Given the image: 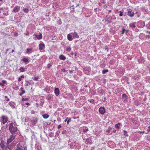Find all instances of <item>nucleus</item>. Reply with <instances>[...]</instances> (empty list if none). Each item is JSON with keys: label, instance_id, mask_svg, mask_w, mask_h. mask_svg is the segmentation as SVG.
Wrapping results in <instances>:
<instances>
[{"label": "nucleus", "instance_id": "63", "mask_svg": "<svg viewBox=\"0 0 150 150\" xmlns=\"http://www.w3.org/2000/svg\"><path fill=\"white\" fill-rule=\"evenodd\" d=\"M9 98H8L7 100V101H9Z\"/></svg>", "mask_w": 150, "mask_h": 150}, {"label": "nucleus", "instance_id": "3", "mask_svg": "<svg viewBox=\"0 0 150 150\" xmlns=\"http://www.w3.org/2000/svg\"><path fill=\"white\" fill-rule=\"evenodd\" d=\"M1 117L2 119V123H3V125H4L8 121V117L6 116H2Z\"/></svg>", "mask_w": 150, "mask_h": 150}, {"label": "nucleus", "instance_id": "19", "mask_svg": "<svg viewBox=\"0 0 150 150\" xmlns=\"http://www.w3.org/2000/svg\"><path fill=\"white\" fill-rule=\"evenodd\" d=\"M13 103L11 101L9 103V104L10 105L11 107L12 108H15V106L13 105Z\"/></svg>", "mask_w": 150, "mask_h": 150}, {"label": "nucleus", "instance_id": "23", "mask_svg": "<svg viewBox=\"0 0 150 150\" xmlns=\"http://www.w3.org/2000/svg\"><path fill=\"white\" fill-rule=\"evenodd\" d=\"M24 77V76L23 75H22L20 77H19L18 79V82H20L21 81V79L22 78H23Z\"/></svg>", "mask_w": 150, "mask_h": 150}, {"label": "nucleus", "instance_id": "50", "mask_svg": "<svg viewBox=\"0 0 150 150\" xmlns=\"http://www.w3.org/2000/svg\"><path fill=\"white\" fill-rule=\"evenodd\" d=\"M24 149H23V148L22 146V150H25L26 147H24Z\"/></svg>", "mask_w": 150, "mask_h": 150}, {"label": "nucleus", "instance_id": "31", "mask_svg": "<svg viewBox=\"0 0 150 150\" xmlns=\"http://www.w3.org/2000/svg\"><path fill=\"white\" fill-rule=\"evenodd\" d=\"M29 82L28 81H26V82L24 84V86L25 87V88H26V87L28 85V83Z\"/></svg>", "mask_w": 150, "mask_h": 150}, {"label": "nucleus", "instance_id": "25", "mask_svg": "<svg viewBox=\"0 0 150 150\" xmlns=\"http://www.w3.org/2000/svg\"><path fill=\"white\" fill-rule=\"evenodd\" d=\"M24 12L26 13H28L29 11V9L27 8H24L23 9Z\"/></svg>", "mask_w": 150, "mask_h": 150}, {"label": "nucleus", "instance_id": "11", "mask_svg": "<svg viewBox=\"0 0 150 150\" xmlns=\"http://www.w3.org/2000/svg\"><path fill=\"white\" fill-rule=\"evenodd\" d=\"M54 93L57 96H58L59 95V91L58 88H56L55 89Z\"/></svg>", "mask_w": 150, "mask_h": 150}, {"label": "nucleus", "instance_id": "49", "mask_svg": "<svg viewBox=\"0 0 150 150\" xmlns=\"http://www.w3.org/2000/svg\"><path fill=\"white\" fill-rule=\"evenodd\" d=\"M106 3V2L105 1L103 0L101 1V3L103 4H105Z\"/></svg>", "mask_w": 150, "mask_h": 150}, {"label": "nucleus", "instance_id": "24", "mask_svg": "<svg viewBox=\"0 0 150 150\" xmlns=\"http://www.w3.org/2000/svg\"><path fill=\"white\" fill-rule=\"evenodd\" d=\"M120 125V123H119L117 124H116L115 125V127L117 129H120V127L119 125Z\"/></svg>", "mask_w": 150, "mask_h": 150}, {"label": "nucleus", "instance_id": "43", "mask_svg": "<svg viewBox=\"0 0 150 150\" xmlns=\"http://www.w3.org/2000/svg\"><path fill=\"white\" fill-rule=\"evenodd\" d=\"M66 130H64L62 131V134H64V133H66Z\"/></svg>", "mask_w": 150, "mask_h": 150}, {"label": "nucleus", "instance_id": "28", "mask_svg": "<svg viewBox=\"0 0 150 150\" xmlns=\"http://www.w3.org/2000/svg\"><path fill=\"white\" fill-rule=\"evenodd\" d=\"M123 131L124 132V135L125 136V137H128V135L126 131L125 130H124Z\"/></svg>", "mask_w": 150, "mask_h": 150}, {"label": "nucleus", "instance_id": "17", "mask_svg": "<svg viewBox=\"0 0 150 150\" xmlns=\"http://www.w3.org/2000/svg\"><path fill=\"white\" fill-rule=\"evenodd\" d=\"M22 61L25 63H28L29 62V59L28 58L24 57L22 59Z\"/></svg>", "mask_w": 150, "mask_h": 150}, {"label": "nucleus", "instance_id": "55", "mask_svg": "<svg viewBox=\"0 0 150 150\" xmlns=\"http://www.w3.org/2000/svg\"><path fill=\"white\" fill-rule=\"evenodd\" d=\"M68 118H67L66 119H65L64 120V122H66V121H67V120Z\"/></svg>", "mask_w": 150, "mask_h": 150}, {"label": "nucleus", "instance_id": "12", "mask_svg": "<svg viewBox=\"0 0 150 150\" xmlns=\"http://www.w3.org/2000/svg\"><path fill=\"white\" fill-rule=\"evenodd\" d=\"M20 9V7L18 6H15L13 8V11L15 12L18 11Z\"/></svg>", "mask_w": 150, "mask_h": 150}, {"label": "nucleus", "instance_id": "9", "mask_svg": "<svg viewBox=\"0 0 150 150\" xmlns=\"http://www.w3.org/2000/svg\"><path fill=\"white\" fill-rule=\"evenodd\" d=\"M33 52V48H28L26 50V53L28 54H30Z\"/></svg>", "mask_w": 150, "mask_h": 150}, {"label": "nucleus", "instance_id": "54", "mask_svg": "<svg viewBox=\"0 0 150 150\" xmlns=\"http://www.w3.org/2000/svg\"><path fill=\"white\" fill-rule=\"evenodd\" d=\"M146 37H148L149 38H150V35H146Z\"/></svg>", "mask_w": 150, "mask_h": 150}, {"label": "nucleus", "instance_id": "26", "mask_svg": "<svg viewBox=\"0 0 150 150\" xmlns=\"http://www.w3.org/2000/svg\"><path fill=\"white\" fill-rule=\"evenodd\" d=\"M127 95L125 94H123L122 95V99H124L125 100L127 98Z\"/></svg>", "mask_w": 150, "mask_h": 150}, {"label": "nucleus", "instance_id": "6", "mask_svg": "<svg viewBox=\"0 0 150 150\" xmlns=\"http://www.w3.org/2000/svg\"><path fill=\"white\" fill-rule=\"evenodd\" d=\"M38 121V119L37 118H34L31 120V124L33 125H35L37 123Z\"/></svg>", "mask_w": 150, "mask_h": 150}, {"label": "nucleus", "instance_id": "61", "mask_svg": "<svg viewBox=\"0 0 150 150\" xmlns=\"http://www.w3.org/2000/svg\"><path fill=\"white\" fill-rule=\"evenodd\" d=\"M56 121V120H54L53 121V122L54 123H55Z\"/></svg>", "mask_w": 150, "mask_h": 150}, {"label": "nucleus", "instance_id": "59", "mask_svg": "<svg viewBox=\"0 0 150 150\" xmlns=\"http://www.w3.org/2000/svg\"><path fill=\"white\" fill-rule=\"evenodd\" d=\"M8 98V97L7 96H5V98Z\"/></svg>", "mask_w": 150, "mask_h": 150}, {"label": "nucleus", "instance_id": "39", "mask_svg": "<svg viewBox=\"0 0 150 150\" xmlns=\"http://www.w3.org/2000/svg\"><path fill=\"white\" fill-rule=\"evenodd\" d=\"M52 66V65L50 64H47V67L49 68H50Z\"/></svg>", "mask_w": 150, "mask_h": 150}, {"label": "nucleus", "instance_id": "36", "mask_svg": "<svg viewBox=\"0 0 150 150\" xmlns=\"http://www.w3.org/2000/svg\"><path fill=\"white\" fill-rule=\"evenodd\" d=\"M119 12L120 13L119 16H123V12L121 11H120Z\"/></svg>", "mask_w": 150, "mask_h": 150}, {"label": "nucleus", "instance_id": "64", "mask_svg": "<svg viewBox=\"0 0 150 150\" xmlns=\"http://www.w3.org/2000/svg\"><path fill=\"white\" fill-rule=\"evenodd\" d=\"M73 54H73V53H71V55H73Z\"/></svg>", "mask_w": 150, "mask_h": 150}, {"label": "nucleus", "instance_id": "8", "mask_svg": "<svg viewBox=\"0 0 150 150\" xmlns=\"http://www.w3.org/2000/svg\"><path fill=\"white\" fill-rule=\"evenodd\" d=\"M0 147H1L2 149L4 150L6 149V146L4 145V142H1L0 144Z\"/></svg>", "mask_w": 150, "mask_h": 150}, {"label": "nucleus", "instance_id": "42", "mask_svg": "<svg viewBox=\"0 0 150 150\" xmlns=\"http://www.w3.org/2000/svg\"><path fill=\"white\" fill-rule=\"evenodd\" d=\"M138 132L140 134H143L144 133V131H139Z\"/></svg>", "mask_w": 150, "mask_h": 150}, {"label": "nucleus", "instance_id": "20", "mask_svg": "<svg viewBox=\"0 0 150 150\" xmlns=\"http://www.w3.org/2000/svg\"><path fill=\"white\" fill-rule=\"evenodd\" d=\"M67 39L69 41H71L72 39V36L71 35L69 34H68L67 35Z\"/></svg>", "mask_w": 150, "mask_h": 150}, {"label": "nucleus", "instance_id": "58", "mask_svg": "<svg viewBox=\"0 0 150 150\" xmlns=\"http://www.w3.org/2000/svg\"><path fill=\"white\" fill-rule=\"evenodd\" d=\"M108 12H111V10H109L108 11Z\"/></svg>", "mask_w": 150, "mask_h": 150}, {"label": "nucleus", "instance_id": "57", "mask_svg": "<svg viewBox=\"0 0 150 150\" xmlns=\"http://www.w3.org/2000/svg\"><path fill=\"white\" fill-rule=\"evenodd\" d=\"M79 6V4H77L76 6V7H77L78 6Z\"/></svg>", "mask_w": 150, "mask_h": 150}, {"label": "nucleus", "instance_id": "37", "mask_svg": "<svg viewBox=\"0 0 150 150\" xmlns=\"http://www.w3.org/2000/svg\"><path fill=\"white\" fill-rule=\"evenodd\" d=\"M88 131V129L87 128L85 129H83V131L84 132H87Z\"/></svg>", "mask_w": 150, "mask_h": 150}, {"label": "nucleus", "instance_id": "48", "mask_svg": "<svg viewBox=\"0 0 150 150\" xmlns=\"http://www.w3.org/2000/svg\"><path fill=\"white\" fill-rule=\"evenodd\" d=\"M107 131L108 133H110V129H108L107 130Z\"/></svg>", "mask_w": 150, "mask_h": 150}, {"label": "nucleus", "instance_id": "15", "mask_svg": "<svg viewBox=\"0 0 150 150\" xmlns=\"http://www.w3.org/2000/svg\"><path fill=\"white\" fill-rule=\"evenodd\" d=\"M21 91H22V92L19 93V95L21 96H22L23 94L25 93V91L23 90V87H21L20 88Z\"/></svg>", "mask_w": 150, "mask_h": 150}, {"label": "nucleus", "instance_id": "22", "mask_svg": "<svg viewBox=\"0 0 150 150\" xmlns=\"http://www.w3.org/2000/svg\"><path fill=\"white\" fill-rule=\"evenodd\" d=\"M136 23H131L130 24V27L132 28H134L135 27V24Z\"/></svg>", "mask_w": 150, "mask_h": 150}, {"label": "nucleus", "instance_id": "44", "mask_svg": "<svg viewBox=\"0 0 150 150\" xmlns=\"http://www.w3.org/2000/svg\"><path fill=\"white\" fill-rule=\"evenodd\" d=\"M18 35V34L17 33H15L14 34V36H17Z\"/></svg>", "mask_w": 150, "mask_h": 150}, {"label": "nucleus", "instance_id": "40", "mask_svg": "<svg viewBox=\"0 0 150 150\" xmlns=\"http://www.w3.org/2000/svg\"><path fill=\"white\" fill-rule=\"evenodd\" d=\"M19 88V87L18 86H17L15 87L14 89L16 90H17Z\"/></svg>", "mask_w": 150, "mask_h": 150}, {"label": "nucleus", "instance_id": "46", "mask_svg": "<svg viewBox=\"0 0 150 150\" xmlns=\"http://www.w3.org/2000/svg\"><path fill=\"white\" fill-rule=\"evenodd\" d=\"M125 31V29H123L122 30V34H123Z\"/></svg>", "mask_w": 150, "mask_h": 150}, {"label": "nucleus", "instance_id": "53", "mask_svg": "<svg viewBox=\"0 0 150 150\" xmlns=\"http://www.w3.org/2000/svg\"><path fill=\"white\" fill-rule=\"evenodd\" d=\"M113 132L114 133H115L116 132V130H113Z\"/></svg>", "mask_w": 150, "mask_h": 150}, {"label": "nucleus", "instance_id": "34", "mask_svg": "<svg viewBox=\"0 0 150 150\" xmlns=\"http://www.w3.org/2000/svg\"><path fill=\"white\" fill-rule=\"evenodd\" d=\"M51 95H49L47 97L48 100H50L51 99Z\"/></svg>", "mask_w": 150, "mask_h": 150}, {"label": "nucleus", "instance_id": "2", "mask_svg": "<svg viewBox=\"0 0 150 150\" xmlns=\"http://www.w3.org/2000/svg\"><path fill=\"white\" fill-rule=\"evenodd\" d=\"M99 113L102 115L104 114L105 112V110L104 107H101L99 109Z\"/></svg>", "mask_w": 150, "mask_h": 150}, {"label": "nucleus", "instance_id": "45", "mask_svg": "<svg viewBox=\"0 0 150 150\" xmlns=\"http://www.w3.org/2000/svg\"><path fill=\"white\" fill-rule=\"evenodd\" d=\"M61 127H62L61 125H58V126L57 127V128L58 129H59L60 128H61Z\"/></svg>", "mask_w": 150, "mask_h": 150}, {"label": "nucleus", "instance_id": "1", "mask_svg": "<svg viewBox=\"0 0 150 150\" xmlns=\"http://www.w3.org/2000/svg\"><path fill=\"white\" fill-rule=\"evenodd\" d=\"M9 130L10 132L12 133H14L16 132L17 130V128L15 125H13V123H11L9 127Z\"/></svg>", "mask_w": 150, "mask_h": 150}, {"label": "nucleus", "instance_id": "52", "mask_svg": "<svg viewBox=\"0 0 150 150\" xmlns=\"http://www.w3.org/2000/svg\"><path fill=\"white\" fill-rule=\"evenodd\" d=\"M25 104L28 105H30V104L28 103H26Z\"/></svg>", "mask_w": 150, "mask_h": 150}, {"label": "nucleus", "instance_id": "33", "mask_svg": "<svg viewBox=\"0 0 150 150\" xmlns=\"http://www.w3.org/2000/svg\"><path fill=\"white\" fill-rule=\"evenodd\" d=\"M28 100V98H23L22 99V100L23 101H27Z\"/></svg>", "mask_w": 150, "mask_h": 150}, {"label": "nucleus", "instance_id": "14", "mask_svg": "<svg viewBox=\"0 0 150 150\" xmlns=\"http://www.w3.org/2000/svg\"><path fill=\"white\" fill-rule=\"evenodd\" d=\"M59 59L63 60H65L66 59V57L63 54H61L59 55Z\"/></svg>", "mask_w": 150, "mask_h": 150}, {"label": "nucleus", "instance_id": "13", "mask_svg": "<svg viewBox=\"0 0 150 150\" xmlns=\"http://www.w3.org/2000/svg\"><path fill=\"white\" fill-rule=\"evenodd\" d=\"M73 38H79V35H78L77 33L76 32H74L73 33Z\"/></svg>", "mask_w": 150, "mask_h": 150}, {"label": "nucleus", "instance_id": "21", "mask_svg": "<svg viewBox=\"0 0 150 150\" xmlns=\"http://www.w3.org/2000/svg\"><path fill=\"white\" fill-rule=\"evenodd\" d=\"M42 116L43 118L44 119H47L49 117V115L46 114L43 115Z\"/></svg>", "mask_w": 150, "mask_h": 150}, {"label": "nucleus", "instance_id": "7", "mask_svg": "<svg viewBox=\"0 0 150 150\" xmlns=\"http://www.w3.org/2000/svg\"><path fill=\"white\" fill-rule=\"evenodd\" d=\"M45 48V45L43 43H40L39 45V49L40 50H44Z\"/></svg>", "mask_w": 150, "mask_h": 150}, {"label": "nucleus", "instance_id": "29", "mask_svg": "<svg viewBox=\"0 0 150 150\" xmlns=\"http://www.w3.org/2000/svg\"><path fill=\"white\" fill-rule=\"evenodd\" d=\"M90 142V140L89 139H86L85 141V143L86 144H88Z\"/></svg>", "mask_w": 150, "mask_h": 150}, {"label": "nucleus", "instance_id": "35", "mask_svg": "<svg viewBox=\"0 0 150 150\" xmlns=\"http://www.w3.org/2000/svg\"><path fill=\"white\" fill-rule=\"evenodd\" d=\"M88 101H89V102L90 103H94V100L93 99H91V100H88Z\"/></svg>", "mask_w": 150, "mask_h": 150}, {"label": "nucleus", "instance_id": "56", "mask_svg": "<svg viewBox=\"0 0 150 150\" xmlns=\"http://www.w3.org/2000/svg\"><path fill=\"white\" fill-rule=\"evenodd\" d=\"M101 5V3H99V6H100Z\"/></svg>", "mask_w": 150, "mask_h": 150}, {"label": "nucleus", "instance_id": "30", "mask_svg": "<svg viewBox=\"0 0 150 150\" xmlns=\"http://www.w3.org/2000/svg\"><path fill=\"white\" fill-rule=\"evenodd\" d=\"M71 50V48L70 47H67L66 48V50L68 52L70 51Z\"/></svg>", "mask_w": 150, "mask_h": 150}, {"label": "nucleus", "instance_id": "38", "mask_svg": "<svg viewBox=\"0 0 150 150\" xmlns=\"http://www.w3.org/2000/svg\"><path fill=\"white\" fill-rule=\"evenodd\" d=\"M148 132L147 133H146V134H147L148 133V132L150 131V125L148 127V129H147Z\"/></svg>", "mask_w": 150, "mask_h": 150}, {"label": "nucleus", "instance_id": "51", "mask_svg": "<svg viewBox=\"0 0 150 150\" xmlns=\"http://www.w3.org/2000/svg\"><path fill=\"white\" fill-rule=\"evenodd\" d=\"M31 113L32 114H34L35 113V111L34 110H32L31 112Z\"/></svg>", "mask_w": 150, "mask_h": 150}, {"label": "nucleus", "instance_id": "62", "mask_svg": "<svg viewBox=\"0 0 150 150\" xmlns=\"http://www.w3.org/2000/svg\"><path fill=\"white\" fill-rule=\"evenodd\" d=\"M14 52V50H12V52Z\"/></svg>", "mask_w": 150, "mask_h": 150}, {"label": "nucleus", "instance_id": "4", "mask_svg": "<svg viewBox=\"0 0 150 150\" xmlns=\"http://www.w3.org/2000/svg\"><path fill=\"white\" fill-rule=\"evenodd\" d=\"M15 138V136L14 134H12L10 136V138L8 139L7 141V143H10Z\"/></svg>", "mask_w": 150, "mask_h": 150}, {"label": "nucleus", "instance_id": "5", "mask_svg": "<svg viewBox=\"0 0 150 150\" xmlns=\"http://www.w3.org/2000/svg\"><path fill=\"white\" fill-rule=\"evenodd\" d=\"M127 15L130 16L132 17L134 16V12L132 11V10L130 8L127 9Z\"/></svg>", "mask_w": 150, "mask_h": 150}, {"label": "nucleus", "instance_id": "16", "mask_svg": "<svg viewBox=\"0 0 150 150\" xmlns=\"http://www.w3.org/2000/svg\"><path fill=\"white\" fill-rule=\"evenodd\" d=\"M6 81L4 80H3L0 83V85L3 86H4V85L6 83Z\"/></svg>", "mask_w": 150, "mask_h": 150}, {"label": "nucleus", "instance_id": "10", "mask_svg": "<svg viewBox=\"0 0 150 150\" xmlns=\"http://www.w3.org/2000/svg\"><path fill=\"white\" fill-rule=\"evenodd\" d=\"M34 35L38 40H40L42 38V35L41 33H39V35H38L35 33L34 34Z\"/></svg>", "mask_w": 150, "mask_h": 150}, {"label": "nucleus", "instance_id": "60", "mask_svg": "<svg viewBox=\"0 0 150 150\" xmlns=\"http://www.w3.org/2000/svg\"><path fill=\"white\" fill-rule=\"evenodd\" d=\"M72 72V71H69V72L70 73H71Z\"/></svg>", "mask_w": 150, "mask_h": 150}, {"label": "nucleus", "instance_id": "47", "mask_svg": "<svg viewBox=\"0 0 150 150\" xmlns=\"http://www.w3.org/2000/svg\"><path fill=\"white\" fill-rule=\"evenodd\" d=\"M62 71L63 72H66L67 71H66V69H62Z\"/></svg>", "mask_w": 150, "mask_h": 150}, {"label": "nucleus", "instance_id": "27", "mask_svg": "<svg viewBox=\"0 0 150 150\" xmlns=\"http://www.w3.org/2000/svg\"><path fill=\"white\" fill-rule=\"evenodd\" d=\"M108 69H104L102 71V73L103 74H104L108 72Z\"/></svg>", "mask_w": 150, "mask_h": 150}, {"label": "nucleus", "instance_id": "32", "mask_svg": "<svg viewBox=\"0 0 150 150\" xmlns=\"http://www.w3.org/2000/svg\"><path fill=\"white\" fill-rule=\"evenodd\" d=\"M38 78H39V77L38 76H34V81H37L38 79Z\"/></svg>", "mask_w": 150, "mask_h": 150}, {"label": "nucleus", "instance_id": "41", "mask_svg": "<svg viewBox=\"0 0 150 150\" xmlns=\"http://www.w3.org/2000/svg\"><path fill=\"white\" fill-rule=\"evenodd\" d=\"M71 118H70L69 119V120H68L67 121V124H68L69 122H70L71 121Z\"/></svg>", "mask_w": 150, "mask_h": 150}, {"label": "nucleus", "instance_id": "18", "mask_svg": "<svg viewBox=\"0 0 150 150\" xmlns=\"http://www.w3.org/2000/svg\"><path fill=\"white\" fill-rule=\"evenodd\" d=\"M19 70L21 72H24L26 71V69L24 67H23L20 68Z\"/></svg>", "mask_w": 150, "mask_h": 150}]
</instances>
